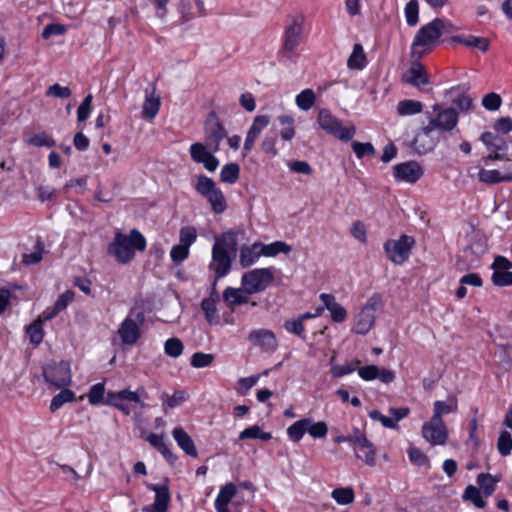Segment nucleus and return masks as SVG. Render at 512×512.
Segmentation results:
<instances>
[{
  "label": "nucleus",
  "instance_id": "f257e3e1",
  "mask_svg": "<svg viewBox=\"0 0 512 512\" xmlns=\"http://www.w3.org/2000/svg\"><path fill=\"white\" fill-rule=\"evenodd\" d=\"M238 250V232L229 230L215 237L208 265L216 280L225 277L232 268Z\"/></svg>",
  "mask_w": 512,
  "mask_h": 512
},
{
  "label": "nucleus",
  "instance_id": "f03ea898",
  "mask_svg": "<svg viewBox=\"0 0 512 512\" xmlns=\"http://www.w3.org/2000/svg\"><path fill=\"white\" fill-rule=\"evenodd\" d=\"M433 111L436 113L435 117H432L428 124L421 128L413 141L415 149L419 153H427L435 146L432 140L427 145L422 143L423 138L431 137L432 133L436 130L439 132H450L457 126L458 112L454 107L441 108L436 104L433 106Z\"/></svg>",
  "mask_w": 512,
  "mask_h": 512
},
{
  "label": "nucleus",
  "instance_id": "7ed1b4c3",
  "mask_svg": "<svg viewBox=\"0 0 512 512\" xmlns=\"http://www.w3.org/2000/svg\"><path fill=\"white\" fill-rule=\"evenodd\" d=\"M145 248V237L137 229H132L128 235L116 232L113 241L108 245L107 252L117 262L127 264L134 258L136 250L144 251Z\"/></svg>",
  "mask_w": 512,
  "mask_h": 512
},
{
  "label": "nucleus",
  "instance_id": "20e7f679",
  "mask_svg": "<svg viewBox=\"0 0 512 512\" xmlns=\"http://www.w3.org/2000/svg\"><path fill=\"white\" fill-rule=\"evenodd\" d=\"M304 17L302 15L291 16L285 26L283 43L278 51L280 61H293L296 48L302 38Z\"/></svg>",
  "mask_w": 512,
  "mask_h": 512
},
{
  "label": "nucleus",
  "instance_id": "39448f33",
  "mask_svg": "<svg viewBox=\"0 0 512 512\" xmlns=\"http://www.w3.org/2000/svg\"><path fill=\"white\" fill-rule=\"evenodd\" d=\"M195 190L210 203L213 212L221 214L227 207L226 199L222 191L216 186L213 179L200 175L197 178Z\"/></svg>",
  "mask_w": 512,
  "mask_h": 512
},
{
  "label": "nucleus",
  "instance_id": "423d86ee",
  "mask_svg": "<svg viewBox=\"0 0 512 512\" xmlns=\"http://www.w3.org/2000/svg\"><path fill=\"white\" fill-rule=\"evenodd\" d=\"M273 281L272 268H256L242 275L241 285L245 293L252 295L264 291Z\"/></svg>",
  "mask_w": 512,
  "mask_h": 512
},
{
  "label": "nucleus",
  "instance_id": "0eeeda50",
  "mask_svg": "<svg viewBox=\"0 0 512 512\" xmlns=\"http://www.w3.org/2000/svg\"><path fill=\"white\" fill-rule=\"evenodd\" d=\"M142 397H148L147 392L143 387L138 388L136 391L123 389L118 392H108L105 404L114 406L125 415H130V407L125 403V401L137 403L141 408H145L146 404L141 400Z\"/></svg>",
  "mask_w": 512,
  "mask_h": 512
},
{
  "label": "nucleus",
  "instance_id": "6e6552de",
  "mask_svg": "<svg viewBox=\"0 0 512 512\" xmlns=\"http://www.w3.org/2000/svg\"><path fill=\"white\" fill-rule=\"evenodd\" d=\"M317 120L324 131L342 141H349L355 135L356 129L353 125L342 126L341 122L328 109H321Z\"/></svg>",
  "mask_w": 512,
  "mask_h": 512
},
{
  "label": "nucleus",
  "instance_id": "1a4fd4ad",
  "mask_svg": "<svg viewBox=\"0 0 512 512\" xmlns=\"http://www.w3.org/2000/svg\"><path fill=\"white\" fill-rule=\"evenodd\" d=\"M444 27V21L440 18H436L432 22L422 26L416 33L412 43L413 54L416 53L417 47H426V50H431L442 36Z\"/></svg>",
  "mask_w": 512,
  "mask_h": 512
},
{
  "label": "nucleus",
  "instance_id": "9d476101",
  "mask_svg": "<svg viewBox=\"0 0 512 512\" xmlns=\"http://www.w3.org/2000/svg\"><path fill=\"white\" fill-rule=\"evenodd\" d=\"M204 134L209 150L212 152L219 151L220 143L227 137L228 132L214 111L210 112L207 116L204 124Z\"/></svg>",
  "mask_w": 512,
  "mask_h": 512
},
{
  "label": "nucleus",
  "instance_id": "9b49d317",
  "mask_svg": "<svg viewBox=\"0 0 512 512\" xmlns=\"http://www.w3.org/2000/svg\"><path fill=\"white\" fill-rule=\"evenodd\" d=\"M415 241L412 237L405 234L398 240H388L384 244L387 257L395 264L404 263L410 254Z\"/></svg>",
  "mask_w": 512,
  "mask_h": 512
},
{
  "label": "nucleus",
  "instance_id": "f8f14e48",
  "mask_svg": "<svg viewBox=\"0 0 512 512\" xmlns=\"http://www.w3.org/2000/svg\"><path fill=\"white\" fill-rule=\"evenodd\" d=\"M45 381L49 384L62 388L71 383L70 364L66 361L48 364L43 369Z\"/></svg>",
  "mask_w": 512,
  "mask_h": 512
},
{
  "label": "nucleus",
  "instance_id": "ddd939ff",
  "mask_svg": "<svg viewBox=\"0 0 512 512\" xmlns=\"http://www.w3.org/2000/svg\"><path fill=\"white\" fill-rule=\"evenodd\" d=\"M144 322V314L139 312L136 318L127 317L118 330V334L124 345H134L141 336L140 326Z\"/></svg>",
  "mask_w": 512,
  "mask_h": 512
},
{
  "label": "nucleus",
  "instance_id": "4468645a",
  "mask_svg": "<svg viewBox=\"0 0 512 512\" xmlns=\"http://www.w3.org/2000/svg\"><path fill=\"white\" fill-rule=\"evenodd\" d=\"M422 436L431 445H444L448 438V433L443 420L431 418L422 426Z\"/></svg>",
  "mask_w": 512,
  "mask_h": 512
},
{
  "label": "nucleus",
  "instance_id": "2eb2a0df",
  "mask_svg": "<svg viewBox=\"0 0 512 512\" xmlns=\"http://www.w3.org/2000/svg\"><path fill=\"white\" fill-rule=\"evenodd\" d=\"M213 153L209 150L207 143L196 142L190 146L191 159L196 163H202L205 169L210 172L215 171L219 165V161Z\"/></svg>",
  "mask_w": 512,
  "mask_h": 512
},
{
  "label": "nucleus",
  "instance_id": "dca6fc26",
  "mask_svg": "<svg viewBox=\"0 0 512 512\" xmlns=\"http://www.w3.org/2000/svg\"><path fill=\"white\" fill-rule=\"evenodd\" d=\"M353 446L356 457L364 461L368 466H374L376 463V450L371 441L365 434L359 430L358 435L353 440Z\"/></svg>",
  "mask_w": 512,
  "mask_h": 512
},
{
  "label": "nucleus",
  "instance_id": "f3484780",
  "mask_svg": "<svg viewBox=\"0 0 512 512\" xmlns=\"http://www.w3.org/2000/svg\"><path fill=\"white\" fill-rule=\"evenodd\" d=\"M147 488L155 493L152 505L143 508L144 512H166L170 501L169 488L166 485L147 484Z\"/></svg>",
  "mask_w": 512,
  "mask_h": 512
},
{
  "label": "nucleus",
  "instance_id": "a211bd4d",
  "mask_svg": "<svg viewBox=\"0 0 512 512\" xmlns=\"http://www.w3.org/2000/svg\"><path fill=\"white\" fill-rule=\"evenodd\" d=\"M423 174L421 166L415 161L400 163L394 166L397 180L415 183Z\"/></svg>",
  "mask_w": 512,
  "mask_h": 512
},
{
  "label": "nucleus",
  "instance_id": "6ab92c4d",
  "mask_svg": "<svg viewBox=\"0 0 512 512\" xmlns=\"http://www.w3.org/2000/svg\"><path fill=\"white\" fill-rule=\"evenodd\" d=\"M403 81L417 88L428 85L430 83L428 75L424 71V66L416 61L403 75Z\"/></svg>",
  "mask_w": 512,
  "mask_h": 512
},
{
  "label": "nucleus",
  "instance_id": "aec40b11",
  "mask_svg": "<svg viewBox=\"0 0 512 512\" xmlns=\"http://www.w3.org/2000/svg\"><path fill=\"white\" fill-rule=\"evenodd\" d=\"M160 97L156 95V87L152 85L151 88L145 89V101L142 106L141 115L144 119H153L156 117L160 109Z\"/></svg>",
  "mask_w": 512,
  "mask_h": 512
},
{
  "label": "nucleus",
  "instance_id": "412c9836",
  "mask_svg": "<svg viewBox=\"0 0 512 512\" xmlns=\"http://www.w3.org/2000/svg\"><path fill=\"white\" fill-rule=\"evenodd\" d=\"M478 180L487 185H494L501 182H511L512 170H506L504 173H501L496 169L488 170L485 168H480L478 172Z\"/></svg>",
  "mask_w": 512,
  "mask_h": 512
},
{
  "label": "nucleus",
  "instance_id": "4be33fe9",
  "mask_svg": "<svg viewBox=\"0 0 512 512\" xmlns=\"http://www.w3.org/2000/svg\"><path fill=\"white\" fill-rule=\"evenodd\" d=\"M270 117L267 115H258L254 118L253 123L247 133L244 149L249 151L253 147L255 140L258 138L262 130L267 127Z\"/></svg>",
  "mask_w": 512,
  "mask_h": 512
},
{
  "label": "nucleus",
  "instance_id": "5701e85b",
  "mask_svg": "<svg viewBox=\"0 0 512 512\" xmlns=\"http://www.w3.org/2000/svg\"><path fill=\"white\" fill-rule=\"evenodd\" d=\"M249 339L261 346L265 351H273L277 346L275 334L268 329L253 330Z\"/></svg>",
  "mask_w": 512,
  "mask_h": 512
},
{
  "label": "nucleus",
  "instance_id": "b1692460",
  "mask_svg": "<svg viewBox=\"0 0 512 512\" xmlns=\"http://www.w3.org/2000/svg\"><path fill=\"white\" fill-rule=\"evenodd\" d=\"M172 436L176 441L177 445L189 456L197 457V449L193 439L188 433L181 427L174 428Z\"/></svg>",
  "mask_w": 512,
  "mask_h": 512
},
{
  "label": "nucleus",
  "instance_id": "393cba45",
  "mask_svg": "<svg viewBox=\"0 0 512 512\" xmlns=\"http://www.w3.org/2000/svg\"><path fill=\"white\" fill-rule=\"evenodd\" d=\"M320 299L325 305V308L330 311L331 318L334 322L340 323L346 319L347 312L331 294L322 293Z\"/></svg>",
  "mask_w": 512,
  "mask_h": 512
},
{
  "label": "nucleus",
  "instance_id": "a878e982",
  "mask_svg": "<svg viewBox=\"0 0 512 512\" xmlns=\"http://www.w3.org/2000/svg\"><path fill=\"white\" fill-rule=\"evenodd\" d=\"M260 242L243 245L240 249L239 263L243 268L253 265L261 256Z\"/></svg>",
  "mask_w": 512,
  "mask_h": 512
},
{
  "label": "nucleus",
  "instance_id": "bb28decb",
  "mask_svg": "<svg viewBox=\"0 0 512 512\" xmlns=\"http://www.w3.org/2000/svg\"><path fill=\"white\" fill-rule=\"evenodd\" d=\"M480 140L489 152L504 153L508 149L506 140L492 132L482 133Z\"/></svg>",
  "mask_w": 512,
  "mask_h": 512
},
{
  "label": "nucleus",
  "instance_id": "cd10ccee",
  "mask_svg": "<svg viewBox=\"0 0 512 512\" xmlns=\"http://www.w3.org/2000/svg\"><path fill=\"white\" fill-rule=\"evenodd\" d=\"M146 440L151 446L158 450L170 464H174L176 462L177 456L170 450V448L165 443L164 435L151 433L150 435H148Z\"/></svg>",
  "mask_w": 512,
  "mask_h": 512
},
{
  "label": "nucleus",
  "instance_id": "c85d7f7f",
  "mask_svg": "<svg viewBox=\"0 0 512 512\" xmlns=\"http://www.w3.org/2000/svg\"><path fill=\"white\" fill-rule=\"evenodd\" d=\"M243 292H245L243 288L228 287L224 290L223 299L231 311H234L238 305L248 303L249 298Z\"/></svg>",
  "mask_w": 512,
  "mask_h": 512
},
{
  "label": "nucleus",
  "instance_id": "c756f323",
  "mask_svg": "<svg viewBox=\"0 0 512 512\" xmlns=\"http://www.w3.org/2000/svg\"><path fill=\"white\" fill-rule=\"evenodd\" d=\"M375 315L361 309L356 317V323L353 327V332L360 335L367 334L373 327Z\"/></svg>",
  "mask_w": 512,
  "mask_h": 512
},
{
  "label": "nucleus",
  "instance_id": "7c9ffc66",
  "mask_svg": "<svg viewBox=\"0 0 512 512\" xmlns=\"http://www.w3.org/2000/svg\"><path fill=\"white\" fill-rule=\"evenodd\" d=\"M366 64V54L364 53L362 45L357 43L353 46V51L348 58L347 66L352 70H362Z\"/></svg>",
  "mask_w": 512,
  "mask_h": 512
},
{
  "label": "nucleus",
  "instance_id": "2f4dec72",
  "mask_svg": "<svg viewBox=\"0 0 512 512\" xmlns=\"http://www.w3.org/2000/svg\"><path fill=\"white\" fill-rule=\"evenodd\" d=\"M453 41L467 47L478 48L479 50L486 52L489 49L490 41L485 37L478 36H455Z\"/></svg>",
  "mask_w": 512,
  "mask_h": 512
},
{
  "label": "nucleus",
  "instance_id": "473e14b6",
  "mask_svg": "<svg viewBox=\"0 0 512 512\" xmlns=\"http://www.w3.org/2000/svg\"><path fill=\"white\" fill-rule=\"evenodd\" d=\"M261 256L274 257L279 253L287 254L291 251V247L282 241H276L271 244L260 243Z\"/></svg>",
  "mask_w": 512,
  "mask_h": 512
},
{
  "label": "nucleus",
  "instance_id": "72a5a7b5",
  "mask_svg": "<svg viewBox=\"0 0 512 512\" xmlns=\"http://www.w3.org/2000/svg\"><path fill=\"white\" fill-rule=\"evenodd\" d=\"M423 109V104L417 100H402L397 105V113L400 116H410L419 114Z\"/></svg>",
  "mask_w": 512,
  "mask_h": 512
},
{
  "label": "nucleus",
  "instance_id": "f704fd0d",
  "mask_svg": "<svg viewBox=\"0 0 512 512\" xmlns=\"http://www.w3.org/2000/svg\"><path fill=\"white\" fill-rule=\"evenodd\" d=\"M316 102L315 92L310 89H304L295 98V103L303 111L310 110Z\"/></svg>",
  "mask_w": 512,
  "mask_h": 512
},
{
  "label": "nucleus",
  "instance_id": "c9c22d12",
  "mask_svg": "<svg viewBox=\"0 0 512 512\" xmlns=\"http://www.w3.org/2000/svg\"><path fill=\"white\" fill-rule=\"evenodd\" d=\"M310 424V418H304L293 423L288 429L287 434L294 442H299Z\"/></svg>",
  "mask_w": 512,
  "mask_h": 512
},
{
  "label": "nucleus",
  "instance_id": "e433bc0d",
  "mask_svg": "<svg viewBox=\"0 0 512 512\" xmlns=\"http://www.w3.org/2000/svg\"><path fill=\"white\" fill-rule=\"evenodd\" d=\"M239 175V165L237 163H229L222 167L220 172V180L224 183L234 184L238 181Z\"/></svg>",
  "mask_w": 512,
  "mask_h": 512
},
{
  "label": "nucleus",
  "instance_id": "4c0bfd02",
  "mask_svg": "<svg viewBox=\"0 0 512 512\" xmlns=\"http://www.w3.org/2000/svg\"><path fill=\"white\" fill-rule=\"evenodd\" d=\"M457 410L456 399L450 400V403L444 401H436L434 403L433 416L431 418L442 420V416Z\"/></svg>",
  "mask_w": 512,
  "mask_h": 512
},
{
  "label": "nucleus",
  "instance_id": "58836bf2",
  "mask_svg": "<svg viewBox=\"0 0 512 512\" xmlns=\"http://www.w3.org/2000/svg\"><path fill=\"white\" fill-rule=\"evenodd\" d=\"M236 492H237V489H236L235 484H233L231 482L225 484L220 489V492L215 500L214 505L215 506H228L229 502L235 496Z\"/></svg>",
  "mask_w": 512,
  "mask_h": 512
},
{
  "label": "nucleus",
  "instance_id": "ea45409f",
  "mask_svg": "<svg viewBox=\"0 0 512 512\" xmlns=\"http://www.w3.org/2000/svg\"><path fill=\"white\" fill-rule=\"evenodd\" d=\"M331 496L340 505L351 504L355 499L354 490L351 487L336 488L332 491Z\"/></svg>",
  "mask_w": 512,
  "mask_h": 512
},
{
  "label": "nucleus",
  "instance_id": "a19ab883",
  "mask_svg": "<svg viewBox=\"0 0 512 512\" xmlns=\"http://www.w3.org/2000/svg\"><path fill=\"white\" fill-rule=\"evenodd\" d=\"M25 142L35 147H54L56 145L55 140L44 131L27 138Z\"/></svg>",
  "mask_w": 512,
  "mask_h": 512
},
{
  "label": "nucleus",
  "instance_id": "79ce46f5",
  "mask_svg": "<svg viewBox=\"0 0 512 512\" xmlns=\"http://www.w3.org/2000/svg\"><path fill=\"white\" fill-rule=\"evenodd\" d=\"M271 438H272L271 433L261 431V429H260V427L258 425L250 426V427L246 428L245 430H243L239 434V439L240 440H245V439H261V440H264V441H268Z\"/></svg>",
  "mask_w": 512,
  "mask_h": 512
},
{
  "label": "nucleus",
  "instance_id": "37998d69",
  "mask_svg": "<svg viewBox=\"0 0 512 512\" xmlns=\"http://www.w3.org/2000/svg\"><path fill=\"white\" fill-rule=\"evenodd\" d=\"M26 333L29 336V340L32 344H40L44 337L42 320L39 319L27 326Z\"/></svg>",
  "mask_w": 512,
  "mask_h": 512
},
{
  "label": "nucleus",
  "instance_id": "c03bdc74",
  "mask_svg": "<svg viewBox=\"0 0 512 512\" xmlns=\"http://www.w3.org/2000/svg\"><path fill=\"white\" fill-rule=\"evenodd\" d=\"M75 398V394L72 390L63 389L60 393L55 395L50 404V410L55 412L60 407H62L65 403L73 401Z\"/></svg>",
  "mask_w": 512,
  "mask_h": 512
},
{
  "label": "nucleus",
  "instance_id": "a18cd8bd",
  "mask_svg": "<svg viewBox=\"0 0 512 512\" xmlns=\"http://www.w3.org/2000/svg\"><path fill=\"white\" fill-rule=\"evenodd\" d=\"M216 302V298H205L201 302V308L205 314V318L210 324L217 322Z\"/></svg>",
  "mask_w": 512,
  "mask_h": 512
},
{
  "label": "nucleus",
  "instance_id": "49530a36",
  "mask_svg": "<svg viewBox=\"0 0 512 512\" xmlns=\"http://www.w3.org/2000/svg\"><path fill=\"white\" fill-rule=\"evenodd\" d=\"M477 482L483 494L488 497L494 492L497 480L490 474L481 473L478 475Z\"/></svg>",
  "mask_w": 512,
  "mask_h": 512
},
{
  "label": "nucleus",
  "instance_id": "de8ad7c7",
  "mask_svg": "<svg viewBox=\"0 0 512 512\" xmlns=\"http://www.w3.org/2000/svg\"><path fill=\"white\" fill-rule=\"evenodd\" d=\"M284 328L287 332L294 334L301 339H305V326L298 317L296 319H289L284 322Z\"/></svg>",
  "mask_w": 512,
  "mask_h": 512
},
{
  "label": "nucleus",
  "instance_id": "09e8293b",
  "mask_svg": "<svg viewBox=\"0 0 512 512\" xmlns=\"http://www.w3.org/2000/svg\"><path fill=\"white\" fill-rule=\"evenodd\" d=\"M278 120L281 123V125L285 126L281 130V133H280L281 137L285 141L291 140L294 137V135H295V130H294V127H293V124H294L293 117L289 116V115H281V116H279Z\"/></svg>",
  "mask_w": 512,
  "mask_h": 512
},
{
  "label": "nucleus",
  "instance_id": "8fccbe9b",
  "mask_svg": "<svg viewBox=\"0 0 512 512\" xmlns=\"http://www.w3.org/2000/svg\"><path fill=\"white\" fill-rule=\"evenodd\" d=\"M215 356L211 353L196 352L192 355L190 364L194 368L208 367L214 361Z\"/></svg>",
  "mask_w": 512,
  "mask_h": 512
},
{
  "label": "nucleus",
  "instance_id": "3c124183",
  "mask_svg": "<svg viewBox=\"0 0 512 512\" xmlns=\"http://www.w3.org/2000/svg\"><path fill=\"white\" fill-rule=\"evenodd\" d=\"M183 343L178 338H170L165 342L164 350L165 353L173 358L179 357L183 353Z\"/></svg>",
  "mask_w": 512,
  "mask_h": 512
},
{
  "label": "nucleus",
  "instance_id": "603ef678",
  "mask_svg": "<svg viewBox=\"0 0 512 512\" xmlns=\"http://www.w3.org/2000/svg\"><path fill=\"white\" fill-rule=\"evenodd\" d=\"M497 448L502 456H508L512 450V437L511 434L504 430L500 433Z\"/></svg>",
  "mask_w": 512,
  "mask_h": 512
},
{
  "label": "nucleus",
  "instance_id": "864d4df0",
  "mask_svg": "<svg viewBox=\"0 0 512 512\" xmlns=\"http://www.w3.org/2000/svg\"><path fill=\"white\" fill-rule=\"evenodd\" d=\"M463 498L472 501L477 508L485 507L486 503L483 500L480 491L473 485L466 487Z\"/></svg>",
  "mask_w": 512,
  "mask_h": 512
},
{
  "label": "nucleus",
  "instance_id": "5fc2aeb1",
  "mask_svg": "<svg viewBox=\"0 0 512 512\" xmlns=\"http://www.w3.org/2000/svg\"><path fill=\"white\" fill-rule=\"evenodd\" d=\"M418 13V1L410 0L405 6L406 22L409 26H415L418 23Z\"/></svg>",
  "mask_w": 512,
  "mask_h": 512
},
{
  "label": "nucleus",
  "instance_id": "6e6d98bb",
  "mask_svg": "<svg viewBox=\"0 0 512 512\" xmlns=\"http://www.w3.org/2000/svg\"><path fill=\"white\" fill-rule=\"evenodd\" d=\"M196 238H197V232L194 227L186 226V227H182L180 229V233H179L180 243L179 244H182V245L186 246L187 248H190V246L196 241Z\"/></svg>",
  "mask_w": 512,
  "mask_h": 512
},
{
  "label": "nucleus",
  "instance_id": "4d7b16f0",
  "mask_svg": "<svg viewBox=\"0 0 512 512\" xmlns=\"http://www.w3.org/2000/svg\"><path fill=\"white\" fill-rule=\"evenodd\" d=\"M105 395V386L104 383H97L90 388L88 393L89 403L92 405H97L104 401Z\"/></svg>",
  "mask_w": 512,
  "mask_h": 512
},
{
  "label": "nucleus",
  "instance_id": "13d9d810",
  "mask_svg": "<svg viewBox=\"0 0 512 512\" xmlns=\"http://www.w3.org/2000/svg\"><path fill=\"white\" fill-rule=\"evenodd\" d=\"M491 281L498 287L510 286L512 285V272L496 270L492 274Z\"/></svg>",
  "mask_w": 512,
  "mask_h": 512
},
{
  "label": "nucleus",
  "instance_id": "bf43d9fd",
  "mask_svg": "<svg viewBox=\"0 0 512 512\" xmlns=\"http://www.w3.org/2000/svg\"><path fill=\"white\" fill-rule=\"evenodd\" d=\"M351 146L357 158L359 159L363 158L366 155L375 154V149L370 142L362 143L358 141H353Z\"/></svg>",
  "mask_w": 512,
  "mask_h": 512
},
{
  "label": "nucleus",
  "instance_id": "052dcab7",
  "mask_svg": "<svg viewBox=\"0 0 512 512\" xmlns=\"http://www.w3.org/2000/svg\"><path fill=\"white\" fill-rule=\"evenodd\" d=\"M360 364L359 360H355L351 363H346L344 365H335L331 368V373L333 377H342L344 375L350 374L354 372L358 365Z\"/></svg>",
  "mask_w": 512,
  "mask_h": 512
},
{
  "label": "nucleus",
  "instance_id": "680f3d73",
  "mask_svg": "<svg viewBox=\"0 0 512 512\" xmlns=\"http://www.w3.org/2000/svg\"><path fill=\"white\" fill-rule=\"evenodd\" d=\"M502 99L499 94L491 92L486 94L482 99V105L489 111H495L500 108Z\"/></svg>",
  "mask_w": 512,
  "mask_h": 512
},
{
  "label": "nucleus",
  "instance_id": "e2e57ef3",
  "mask_svg": "<svg viewBox=\"0 0 512 512\" xmlns=\"http://www.w3.org/2000/svg\"><path fill=\"white\" fill-rule=\"evenodd\" d=\"M307 432L313 438H324L327 435L328 427L325 422L320 421L313 423L312 419L310 418V424L307 428Z\"/></svg>",
  "mask_w": 512,
  "mask_h": 512
},
{
  "label": "nucleus",
  "instance_id": "0e129e2a",
  "mask_svg": "<svg viewBox=\"0 0 512 512\" xmlns=\"http://www.w3.org/2000/svg\"><path fill=\"white\" fill-rule=\"evenodd\" d=\"M189 256V248L182 244H178L172 247L170 251V257L176 264L183 262Z\"/></svg>",
  "mask_w": 512,
  "mask_h": 512
},
{
  "label": "nucleus",
  "instance_id": "69168bd1",
  "mask_svg": "<svg viewBox=\"0 0 512 512\" xmlns=\"http://www.w3.org/2000/svg\"><path fill=\"white\" fill-rule=\"evenodd\" d=\"M92 99H93V97L91 94L87 95L84 98V100L82 101V103L80 104V106L78 107V110H77L78 121H84L89 117L90 112H91Z\"/></svg>",
  "mask_w": 512,
  "mask_h": 512
},
{
  "label": "nucleus",
  "instance_id": "338daca9",
  "mask_svg": "<svg viewBox=\"0 0 512 512\" xmlns=\"http://www.w3.org/2000/svg\"><path fill=\"white\" fill-rule=\"evenodd\" d=\"M66 31V27L61 24H48L42 31V38L49 39L51 36L63 35Z\"/></svg>",
  "mask_w": 512,
  "mask_h": 512
},
{
  "label": "nucleus",
  "instance_id": "774afa93",
  "mask_svg": "<svg viewBox=\"0 0 512 512\" xmlns=\"http://www.w3.org/2000/svg\"><path fill=\"white\" fill-rule=\"evenodd\" d=\"M493 128L498 133L508 134L512 131V119L510 117L499 118L494 122Z\"/></svg>",
  "mask_w": 512,
  "mask_h": 512
}]
</instances>
